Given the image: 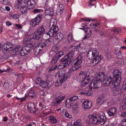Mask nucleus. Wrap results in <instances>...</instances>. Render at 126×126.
<instances>
[{
	"label": "nucleus",
	"instance_id": "36",
	"mask_svg": "<svg viewBox=\"0 0 126 126\" xmlns=\"http://www.w3.org/2000/svg\"><path fill=\"white\" fill-rule=\"evenodd\" d=\"M53 30H52L50 29L49 31L47 32L46 33V34L47 35H49L50 37H52L56 34L53 32Z\"/></svg>",
	"mask_w": 126,
	"mask_h": 126
},
{
	"label": "nucleus",
	"instance_id": "11",
	"mask_svg": "<svg viewBox=\"0 0 126 126\" xmlns=\"http://www.w3.org/2000/svg\"><path fill=\"white\" fill-rule=\"evenodd\" d=\"M90 122L93 124L99 123L100 116L96 114H93L88 116Z\"/></svg>",
	"mask_w": 126,
	"mask_h": 126
},
{
	"label": "nucleus",
	"instance_id": "63",
	"mask_svg": "<svg viewBox=\"0 0 126 126\" xmlns=\"http://www.w3.org/2000/svg\"><path fill=\"white\" fill-rule=\"evenodd\" d=\"M88 83L86 80H85V82H81V87H83L84 86L86 85Z\"/></svg>",
	"mask_w": 126,
	"mask_h": 126
},
{
	"label": "nucleus",
	"instance_id": "50",
	"mask_svg": "<svg viewBox=\"0 0 126 126\" xmlns=\"http://www.w3.org/2000/svg\"><path fill=\"white\" fill-rule=\"evenodd\" d=\"M17 3L16 4V8L18 9L19 7V5L21 3L22 0H17Z\"/></svg>",
	"mask_w": 126,
	"mask_h": 126
},
{
	"label": "nucleus",
	"instance_id": "18",
	"mask_svg": "<svg viewBox=\"0 0 126 126\" xmlns=\"http://www.w3.org/2000/svg\"><path fill=\"white\" fill-rule=\"evenodd\" d=\"M64 55L63 52L62 51H59L56 54L54 57H53L52 60V63L54 64L56 63L57 60L62 56Z\"/></svg>",
	"mask_w": 126,
	"mask_h": 126
},
{
	"label": "nucleus",
	"instance_id": "27",
	"mask_svg": "<svg viewBox=\"0 0 126 126\" xmlns=\"http://www.w3.org/2000/svg\"><path fill=\"white\" fill-rule=\"evenodd\" d=\"M73 102L69 98L66 101L65 106L67 108H70Z\"/></svg>",
	"mask_w": 126,
	"mask_h": 126
},
{
	"label": "nucleus",
	"instance_id": "29",
	"mask_svg": "<svg viewBox=\"0 0 126 126\" xmlns=\"http://www.w3.org/2000/svg\"><path fill=\"white\" fill-rule=\"evenodd\" d=\"M41 35L36 31L33 34V38L34 39H38L41 37Z\"/></svg>",
	"mask_w": 126,
	"mask_h": 126
},
{
	"label": "nucleus",
	"instance_id": "45",
	"mask_svg": "<svg viewBox=\"0 0 126 126\" xmlns=\"http://www.w3.org/2000/svg\"><path fill=\"white\" fill-rule=\"evenodd\" d=\"M99 24L98 23H96L95 24L93 23H91L90 24V27L93 28H94L98 27Z\"/></svg>",
	"mask_w": 126,
	"mask_h": 126
},
{
	"label": "nucleus",
	"instance_id": "55",
	"mask_svg": "<svg viewBox=\"0 0 126 126\" xmlns=\"http://www.w3.org/2000/svg\"><path fill=\"white\" fill-rule=\"evenodd\" d=\"M41 10L40 9H36L33 10V12L34 14L38 13L40 12Z\"/></svg>",
	"mask_w": 126,
	"mask_h": 126
},
{
	"label": "nucleus",
	"instance_id": "15",
	"mask_svg": "<svg viewBox=\"0 0 126 126\" xmlns=\"http://www.w3.org/2000/svg\"><path fill=\"white\" fill-rule=\"evenodd\" d=\"M39 44V42L38 40H36L34 42V46L32 44L29 43V44H27V46L25 47V49L29 52L31 51L36 46H37Z\"/></svg>",
	"mask_w": 126,
	"mask_h": 126
},
{
	"label": "nucleus",
	"instance_id": "13",
	"mask_svg": "<svg viewBox=\"0 0 126 126\" xmlns=\"http://www.w3.org/2000/svg\"><path fill=\"white\" fill-rule=\"evenodd\" d=\"M65 96L64 95H60L54 98L53 100V104L55 106H57L62 103L64 99Z\"/></svg>",
	"mask_w": 126,
	"mask_h": 126
},
{
	"label": "nucleus",
	"instance_id": "40",
	"mask_svg": "<svg viewBox=\"0 0 126 126\" xmlns=\"http://www.w3.org/2000/svg\"><path fill=\"white\" fill-rule=\"evenodd\" d=\"M49 119L50 122L53 123H55L57 121V120L56 118L53 116H50L49 117Z\"/></svg>",
	"mask_w": 126,
	"mask_h": 126
},
{
	"label": "nucleus",
	"instance_id": "1",
	"mask_svg": "<svg viewBox=\"0 0 126 126\" xmlns=\"http://www.w3.org/2000/svg\"><path fill=\"white\" fill-rule=\"evenodd\" d=\"M95 78L96 79V80L93 81L89 85L90 88L93 91L98 88L97 81H102V84L105 86L109 85L111 83V77L110 75L105 77L104 73L103 72L98 73Z\"/></svg>",
	"mask_w": 126,
	"mask_h": 126
},
{
	"label": "nucleus",
	"instance_id": "23",
	"mask_svg": "<svg viewBox=\"0 0 126 126\" xmlns=\"http://www.w3.org/2000/svg\"><path fill=\"white\" fill-rule=\"evenodd\" d=\"M107 112L110 116L114 115L116 113L117 109L115 108H112L107 110Z\"/></svg>",
	"mask_w": 126,
	"mask_h": 126
},
{
	"label": "nucleus",
	"instance_id": "21",
	"mask_svg": "<svg viewBox=\"0 0 126 126\" xmlns=\"http://www.w3.org/2000/svg\"><path fill=\"white\" fill-rule=\"evenodd\" d=\"M13 46L11 45V43H7L3 45L2 48L4 50H5L6 51L8 52V51H10L12 50H13L15 49V48H13Z\"/></svg>",
	"mask_w": 126,
	"mask_h": 126
},
{
	"label": "nucleus",
	"instance_id": "42",
	"mask_svg": "<svg viewBox=\"0 0 126 126\" xmlns=\"http://www.w3.org/2000/svg\"><path fill=\"white\" fill-rule=\"evenodd\" d=\"M31 39L30 38L28 37L25 38L24 40V42L25 44H27L30 43Z\"/></svg>",
	"mask_w": 126,
	"mask_h": 126
},
{
	"label": "nucleus",
	"instance_id": "19",
	"mask_svg": "<svg viewBox=\"0 0 126 126\" xmlns=\"http://www.w3.org/2000/svg\"><path fill=\"white\" fill-rule=\"evenodd\" d=\"M82 107L85 109L90 108L92 106V103L87 99H83L81 101Z\"/></svg>",
	"mask_w": 126,
	"mask_h": 126
},
{
	"label": "nucleus",
	"instance_id": "33",
	"mask_svg": "<svg viewBox=\"0 0 126 126\" xmlns=\"http://www.w3.org/2000/svg\"><path fill=\"white\" fill-rule=\"evenodd\" d=\"M73 40V37L72 34L71 33H70L68 34L67 35V40L68 42L71 43L72 42Z\"/></svg>",
	"mask_w": 126,
	"mask_h": 126
},
{
	"label": "nucleus",
	"instance_id": "37",
	"mask_svg": "<svg viewBox=\"0 0 126 126\" xmlns=\"http://www.w3.org/2000/svg\"><path fill=\"white\" fill-rule=\"evenodd\" d=\"M116 55L119 59H122L123 58V54L120 51L116 53Z\"/></svg>",
	"mask_w": 126,
	"mask_h": 126
},
{
	"label": "nucleus",
	"instance_id": "3",
	"mask_svg": "<svg viewBox=\"0 0 126 126\" xmlns=\"http://www.w3.org/2000/svg\"><path fill=\"white\" fill-rule=\"evenodd\" d=\"M75 54V51L73 50H71L67 55L65 56L62 59L61 61V62H64V63L60 65H64V66H68L71 61L73 60V56Z\"/></svg>",
	"mask_w": 126,
	"mask_h": 126
},
{
	"label": "nucleus",
	"instance_id": "52",
	"mask_svg": "<svg viewBox=\"0 0 126 126\" xmlns=\"http://www.w3.org/2000/svg\"><path fill=\"white\" fill-rule=\"evenodd\" d=\"M86 95L91 96L92 95V92L90 91L86 90Z\"/></svg>",
	"mask_w": 126,
	"mask_h": 126
},
{
	"label": "nucleus",
	"instance_id": "41",
	"mask_svg": "<svg viewBox=\"0 0 126 126\" xmlns=\"http://www.w3.org/2000/svg\"><path fill=\"white\" fill-rule=\"evenodd\" d=\"M45 12L47 15L50 16H52L53 15V12L52 10L50 11V9H48L46 10Z\"/></svg>",
	"mask_w": 126,
	"mask_h": 126
},
{
	"label": "nucleus",
	"instance_id": "51",
	"mask_svg": "<svg viewBox=\"0 0 126 126\" xmlns=\"http://www.w3.org/2000/svg\"><path fill=\"white\" fill-rule=\"evenodd\" d=\"M94 77H91L90 78H89L88 79L87 78L86 79V81L88 83L90 82L93 81L94 79Z\"/></svg>",
	"mask_w": 126,
	"mask_h": 126
},
{
	"label": "nucleus",
	"instance_id": "31",
	"mask_svg": "<svg viewBox=\"0 0 126 126\" xmlns=\"http://www.w3.org/2000/svg\"><path fill=\"white\" fill-rule=\"evenodd\" d=\"M105 56L109 60L111 58V52L110 50L107 49L105 50Z\"/></svg>",
	"mask_w": 126,
	"mask_h": 126
},
{
	"label": "nucleus",
	"instance_id": "49",
	"mask_svg": "<svg viewBox=\"0 0 126 126\" xmlns=\"http://www.w3.org/2000/svg\"><path fill=\"white\" fill-rule=\"evenodd\" d=\"M92 33V31L91 30H90L89 31V33L86 34V35L85 36L84 38V39H85L86 38H88L90 37L91 36Z\"/></svg>",
	"mask_w": 126,
	"mask_h": 126
},
{
	"label": "nucleus",
	"instance_id": "57",
	"mask_svg": "<svg viewBox=\"0 0 126 126\" xmlns=\"http://www.w3.org/2000/svg\"><path fill=\"white\" fill-rule=\"evenodd\" d=\"M73 72V71L71 70V69L70 68L68 72L66 73L67 74L68 77H69L71 75V73Z\"/></svg>",
	"mask_w": 126,
	"mask_h": 126
},
{
	"label": "nucleus",
	"instance_id": "59",
	"mask_svg": "<svg viewBox=\"0 0 126 126\" xmlns=\"http://www.w3.org/2000/svg\"><path fill=\"white\" fill-rule=\"evenodd\" d=\"M64 9V6L62 4H60L58 7V9L59 10H63Z\"/></svg>",
	"mask_w": 126,
	"mask_h": 126
},
{
	"label": "nucleus",
	"instance_id": "8",
	"mask_svg": "<svg viewBox=\"0 0 126 126\" xmlns=\"http://www.w3.org/2000/svg\"><path fill=\"white\" fill-rule=\"evenodd\" d=\"M120 81L115 82H112V84L114 86V88L113 90V95L114 96L118 95L120 94L121 93V88L120 86Z\"/></svg>",
	"mask_w": 126,
	"mask_h": 126
},
{
	"label": "nucleus",
	"instance_id": "43",
	"mask_svg": "<svg viewBox=\"0 0 126 126\" xmlns=\"http://www.w3.org/2000/svg\"><path fill=\"white\" fill-rule=\"evenodd\" d=\"M78 66H73L74 67L71 68L70 69H71V70L74 72V71H76L79 68H80L81 67V65H79Z\"/></svg>",
	"mask_w": 126,
	"mask_h": 126
},
{
	"label": "nucleus",
	"instance_id": "38",
	"mask_svg": "<svg viewBox=\"0 0 126 126\" xmlns=\"http://www.w3.org/2000/svg\"><path fill=\"white\" fill-rule=\"evenodd\" d=\"M10 17H11L13 19H16L19 17V16L17 14H13L12 13H10L9 15Z\"/></svg>",
	"mask_w": 126,
	"mask_h": 126
},
{
	"label": "nucleus",
	"instance_id": "58",
	"mask_svg": "<svg viewBox=\"0 0 126 126\" xmlns=\"http://www.w3.org/2000/svg\"><path fill=\"white\" fill-rule=\"evenodd\" d=\"M81 21H88L89 22H90V21L91 20L90 18H81Z\"/></svg>",
	"mask_w": 126,
	"mask_h": 126
},
{
	"label": "nucleus",
	"instance_id": "35",
	"mask_svg": "<svg viewBox=\"0 0 126 126\" xmlns=\"http://www.w3.org/2000/svg\"><path fill=\"white\" fill-rule=\"evenodd\" d=\"M73 126H83L79 120H78L74 122L73 124Z\"/></svg>",
	"mask_w": 126,
	"mask_h": 126
},
{
	"label": "nucleus",
	"instance_id": "46",
	"mask_svg": "<svg viewBox=\"0 0 126 126\" xmlns=\"http://www.w3.org/2000/svg\"><path fill=\"white\" fill-rule=\"evenodd\" d=\"M81 25V26L82 27V28H79V29L83 30L85 31V32H87L89 28H88V29H87V28H84V27L86 26V24L85 23L82 24Z\"/></svg>",
	"mask_w": 126,
	"mask_h": 126
},
{
	"label": "nucleus",
	"instance_id": "20",
	"mask_svg": "<svg viewBox=\"0 0 126 126\" xmlns=\"http://www.w3.org/2000/svg\"><path fill=\"white\" fill-rule=\"evenodd\" d=\"M56 25V22H55L53 19H51L50 21L49 26L51 28L50 29L53 30V32L56 34L58 30V28L57 26H55Z\"/></svg>",
	"mask_w": 126,
	"mask_h": 126
},
{
	"label": "nucleus",
	"instance_id": "12",
	"mask_svg": "<svg viewBox=\"0 0 126 126\" xmlns=\"http://www.w3.org/2000/svg\"><path fill=\"white\" fill-rule=\"evenodd\" d=\"M99 53V52L95 49L90 50L87 53V58L89 59L92 60L94 58V57H97Z\"/></svg>",
	"mask_w": 126,
	"mask_h": 126
},
{
	"label": "nucleus",
	"instance_id": "48",
	"mask_svg": "<svg viewBox=\"0 0 126 126\" xmlns=\"http://www.w3.org/2000/svg\"><path fill=\"white\" fill-rule=\"evenodd\" d=\"M78 98L77 96L75 95L71 97L70 99L73 102L74 101L77 100Z\"/></svg>",
	"mask_w": 126,
	"mask_h": 126
},
{
	"label": "nucleus",
	"instance_id": "62",
	"mask_svg": "<svg viewBox=\"0 0 126 126\" xmlns=\"http://www.w3.org/2000/svg\"><path fill=\"white\" fill-rule=\"evenodd\" d=\"M63 10H59V9L56 12L57 14L59 15H61L62 13Z\"/></svg>",
	"mask_w": 126,
	"mask_h": 126
},
{
	"label": "nucleus",
	"instance_id": "24",
	"mask_svg": "<svg viewBox=\"0 0 126 126\" xmlns=\"http://www.w3.org/2000/svg\"><path fill=\"white\" fill-rule=\"evenodd\" d=\"M36 31L41 35L45 33V30L44 26H40L38 27Z\"/></svg>",
	"mask_w": 126,
	"mask_h": 126
},
{
	"label": "nucleus",
	"instance_id": "47",
	"mask_svg": "<svg viewBox=\"0 0 126 126\" xmlns=\"http://www.w3.org/2000/svg\"><path fill=\"white\" fill-rule=\"evenodd\" d=\"M59 49L58 47L53 46L51 49V51L52 52L56 53L57 51Z\"/></svg>",
	"mask_w": 126,
	"mask_h": 126
},
{
	"label": "nucleus",
	"instance_id": "17",
	"mask_svg": "<svg viewBox=\"0 0 126 126\" xmlns=\"http://www.w3.org/2000/svg\"><path fill=\"white\" fill-rule=\"evenodd\" d=\"M103 58V56L101 55H99L97 57L94 58L93 60L91 61L90 64L92 66H95L98 64Z\"/></svg>",
	"mask_w": 126,
	"mask_h": 126
},
{
	"label": "nucleus",
	"instance_id": "16",
	"mask_svg": "<svg viewBox=\"0 0 126 126\" xmlns=\"http://www.w3.org/2000/svg\"><path fill=\"white\" fill-rule=\"evenodd\" d=\"M81 56L79 55L76 59H75L71 63V65L72 66H78L79 65H81L80 64L82 63Z\"/></svg>",
	"mask_w": 126,
	"mask_h": 126
},
{
	"label": "nucleus",
	"instance_id": "30",
	"mask_svg": "<svg viewBox=\"0 0 126 126\" xmlns=\"http://www.w3.org/2000/svg\"><path fill=\"white\" fill-rule=\"evenodd\" d=\"M61 112L63 113H64V115L67 118H71L72 117L71 115H70L68 111L65 109H63L61 111Z\"/></svg>",
	"mask_w": 126,
	"mask_h": 126
},
{
	"label": "nucleus",
	"instance_id": "25",
	"mask_svg": "<svg viewBox=\"0 0 126 126\" xmlns=\"http://www.w3.org/2000/svg\"><path fill=\"white\" fill-rule=\"evenodd\" d=\"M63 37V34L61 32H59L56 34V38L58 42L62 40Z\"/></svg>",
	"mask_w": 126,
	"mask_h": 126
},
{
	"label": "nucleus",
	"instance_id": "34",
	"mask_svg": "<svg viewBox=\"0 0 126 126\" xmlns=\"http://www.w3.org/2000/svg\"><path fill=\"white\" fill-rule=\"evenodd\" d=\"M36 93L33 90H31L28 93V96L32 98L36 97Z\"/></svg>",
	"mask_w": 126,
	"mask_h": 126
},
{
	"label": "nucleus",
	"instance_id": "6",
	"mask_svg": "<svg viewBox=\"0 0 126 126\" xmlns=\"http://www.w3.org/2000/svg\"><path fill=\"white\" fill-rule=\"evenodd\" d=\"M35 82L36 84H39L43 88L50 87L52 85V84L50 81H46L42 80L39 78H37Z\"/></svg>",
	"mask_w": 126,
	"mask_h": 126
},
{
	"label": "nucleus",
	"instance_id": "28",
	"mask_svg": "<svg viewBox=\"0 0 126 126\" xmlns=\"http://www.w3.org/2000/svg\"><path fill=\"white\" fill-rule=\"evenodd\" d=\"M107 120L106 117L105 116H100L99 123L101 125H103L104 124Z\"/></svg>",
	"mask_w": 126,
	"mask_h": 126
},
{
	"label": "nucleus",
	"instance_id": "22",
	"mask_svg": "<svg viewBox=\"0 0 126 126\" xmlns=\"http://www.w3.org/2000/svg\"><path fill=\"white\" fill-rule=\"evenodd\" d=\"M27 107L28 109L32 113L35 112L36 110L34 104L32 103H29L28 104Z\"/></svg>",
	"mask_w": 126,
	"mask_h": 126
},
{
	"label": "nucleus",
	"instance_id": "7",
	"mask_svg": "<svg viewBox=\"0 0 126 126\" xmlns=\"http://www.w3.org/2000/svg\"><path fill=\"white\" fill-rule=\"evenodd\" d=\"M55 77H58L59 78V80L61 82H63L65 81L68 77L67 74L65 72L64 70H60L57 72L55 75Z\"/></svg>",
	"mask_w": 126,
	"mask_h": 126
},
{
	"label": "nucleus",
	"instance_id": "4",
	"mask_svg": "<svg viewBox=\"0 0 126 126\" xmlns=\"http://www.w3.org/2000/svg\"><path fill=\"white\" fill-rule=\"evenodd\" d=\"M36 46V48L34 51V54L36 55H38L41 52L42 49L44 47H48L51 44V41L49 39L46 40L44 42L41 43Z\"/></svg>",
	"mask_w": 126,
	"mask_h": 126
},
{
	"label": "nucleus",
	"instance_id": "61",
	"mask_svg": "<svg viewBox=\"0 0 126 126\" xmlns=\"http://www.w3.org/2000/svg\"><path fill=\"white\" fill-rule=\"evenodd\" d=\"M3 86L4 88L5 89H6L8 88L9 84L7 83H5V82L4 84L3 85Z\"/></svg>",
	"mask_w": 126,
	"mask_h": 126
},
{
	"label": "nucleus",
	"instance_id": "64",
	"mask_svg": "<svg viewBox=\"0 0 126 126\" xmlns=\"http://www.w3.org/2000/svg\"><path fill=\"white\" fill-rule=\"evenodd\" d=\"M120 62L121 63V64H126V59H123L121 60Z\"/></svg>",
	"mask_w": 126,
	"mask_h": 126
},
{
	"label": "nucleus",
	"instance_id": "56",
	"mask_svg": "<svg viewBox=\"0 0 126 126\" xmlns=\"http://www.w3.org/2000/svg\"><path fill=\"white\" fill-rule=\"evenodd\" d=\"M121 117L125 118L126 117V111L122 112L120 115Z\"/></svg>",
	"mask_w": 126,
	"mask_h": 126
},
{
	"label": "nucleus",
	"instance_id": "10",
	"mask_svg": "<svg viewBox=\"0 0 126 126\" xmlns=\"http://www.w3.org/2000/svg\"><path fill=\"white\" fill-rule=\"evenodd\" d=\"M42 18V14H39L34 18L31 19L30 21V25L33 27L38 25Z\"/></svg>",
	"mask_w": 126,
	"mask_h": 126
},
{
	"label": "nucleus",
	"instance_id": "53",
	"mask_svg": "<svg viewBox=\"0 0 126 126\" xmlns=\"http://www.w3.org/2000/svg\"><path fill=\"white\" fill-rule=\"evenodd\" d=\"M121 123L123 126H126V118L123 120L121 122Z\"/></svg>",
	"mask_w": 126,
	"mask_h": 126
},
{
	"label": "nucleus",
	"instance_id": "5",
	"mask_svg": "<svg viewBox=\"0 0 126 126\" xmlns=\"http://www.w3.org/2000/svg\"><path fill=\"white\" fill-rule=\"evenodd\" d=\"M13 52L16 54H19L22 56L26 55L29 52L26 49L25 47H20L19 46H17L15 48V49L13 50Z\"/></svg>",
	"mask_w": 126,
	"mask_h": 126
},
{
	"label": "nucleus",
	"instance_id": "54",
	"mask_svg": "<svg viewBox=\"0 0 126 126\" xmlns=\"http://www.w3.org/2000/svg\"><path fill=\"white\" fill-rule=\"evenodd\" d=\"M63 82H61L60 80H58L55 83V86L57 87H58Z\"/></svg>",
	"mask_w": 126,
	"mask_h": 126
},
{
	"label": "nucleus",
	"instance_id": "39",
	"mask_svg": "<svg viewBox=\"0 0 126 126\" xmlns=\"http://www.w3.org/2000/svg\"><path fill=\"white\" fill-rule=\"evenodd\" d=\"M81 44H80L79 45L75 47V48L77 51L80 52L82 49V47Z\"/></svg>",
	"mask_w": 126,
	"mask_h": 126
},
{
	"label": "nucleus",
	"instance_id": "9",
	"mask_svg": "<svg viewBox=\"0 0 126 126\" xmlns=\"http://www.w3.org/2000/svg\"><path fill=\"white\" fill-rule=\"evenodd\" d=\"M113 78L112 82H120L121 79V73L120 71L118 69H115L113 73Z\"/></svg>",
	"mask_w": 126,
	"mask_h": 126
},
{
	"label": "nucleus",
	"instance_id": "44",
	"mask_svg": "<svg viewBox=\"0 0 126 126\" xmlns=\"http://www.w3.org/2000/svg\"><path fill=\"white\" fill-rule=\"evenodd\" d=\"M121 108H122L124 110L126 109V102H125V100H123V103L121 106Z\"/></svg>",
	"mask_w": 126,
	"mask_h": 126
},
{
	"label": "nucleus",
	"instance_id": "32",
	"mask_svg": "<svg viewBox=\"0 0 126 126\" xmlns=\"http://www.w3.org/2000/svg\"><path fill=\"white\" fill-rule=\"evenodd\" d=\"M105 101V100L103 96L101 97H99L97 100V103H99L100 104H101L104 103Z\"/></svg>",
	"mask_w": 126,
	"mask_h": 126
},
{
	"label": "nucleus",
	"instance_id": "60",
	"mask_svg": "<svg viewBox=\"0 0 126 126\" xmlns=\"http://www.w3.org/2000/svg\"><path fill=\"white\" fill-rule=\"evenodd\" d=\"M26 126H36V124L34 122H32Z\"/></svg>",
	"mask_w": 126,
	"mask_h": 126
},
{
	"label": "nucleus",
	"instance_id": "26",
	"mask_svg": "<svg viewBox=\"0 0 126 126\" xmlns=\"http://www.w3.org/2000/svg\"><path fill=\"white\" fill-rule=\"evenodd\" d=\"M79 107L78 103H76L73 106V108L72 110L73 112L75 114L77 113Z\"/></svg>",
	"mask_w": 126,
	"mask_h": 126
},
{
	"label": "nucleus",
	"instance_id": "14",
	"mask_svg": "<svg viewBox=\"0 0 126 126\" xmlns=\"http://www.w3.org/2000/svg\"><path fill=\"white\" fill-rule=\"evenodd\" d=\"M90 76L87 75L86 72H81L78 77V80L80 82H83L86 80L87 78H89Z\"/></svg>",
	"mask_w": 126,
	"mask_h": 126
},
{
	"label": "nucleus",
	"instance_id": "2",
	"mask_svg": "<svg viewBox=\"0 0 126 126\" xmlns=\"http://www.w3.org/2000/svg\"><path fill=\"white\" fill-rule=\"evenodd\" d=\"M23 2L28 6L23 7L20 8L21 13L22 14L26 13L29 9H32L35 3L34 0H24Z\"/></svg>",
	"mask_w": 126,
	"mask_h": 126
}]
</instances>
